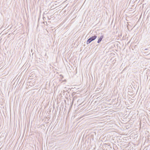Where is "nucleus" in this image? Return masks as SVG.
Returning a JSON list of instances; mask_svg holds the SVG:
<instances>
[{"mask_svg": "<svg viewBox=\"0 0 150 150\" xmlns=\"http://www.w3.org/2000/svg\"><path fill=\"white\" fill-rule=\"evenodd\" d=\"M97 38L96 35H94L89 38L87 41L86 44H88L91 43L92 41L94 40Z\"/></svg>", "mask_w": 150, "mask_h": 150, "instance_id": "nucleus-1", "label": "nucleus"}, {"mask_svg": "<svg viewBox=\"0 0 150 150\" xmlns=\"http://www.w3.org/2000/svg\"><path fill=\"white\" fill-rule=\"evenodd\" d=\"M103 35H102L101 36V37L99 39L97 42L98 43H99L102 40L103 38Z\"/></svg>", "mask_w": 150, "mask_h": 150, "instance_id": "nucleus-2", "label": "nucleus"}, {"mask_svg": "<svg viewBox=\"0 0 150 150\" xmlns=\"http://www.w3.org/2000/svg\"><path fill=\"white\" fill-rule=\"evenodd\" d=\"M145 54H146V55H148L149 53H148V54H146V53H145Z\"/></svg>", "mask_w": 150, "mask_h": 150, "instance_id": "nucleus-3", "label": "nucleus"}, {"mask_svg": "<svg viewBox=\"0 0 150 150\" xmlns=\"http://www.w3.org/2000/svg\"><path fill=\"white\" fill-rule=\"evenodd\" d=\"M148 50V49H145V50Z\"/></svg>", "mask_w": 150, "mask_h": 150, "instance_id": "nucleus-4", "label": "nucleus"}]
</instances>
